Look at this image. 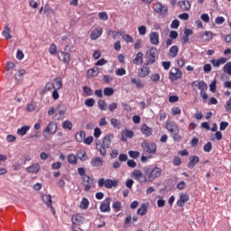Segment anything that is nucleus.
Listing matches in <instances>:
<instances>
[{
  "mask_svg": "<svg viewBox=\"0 0 231 231\" xmlns=\"http://www.w3.org/2000/svg\"><path fill=\"white\" fill-rule=\"evenodd\" d=\"M143 172L147 176L148 183H152V181L162 176L163 171L158 166H146L143 168Z\"/></svg>",
  "mask_w": 231,
  "mask_h": 231,
  "instance_id": "nucleus-1",
  "label": "nucleus"
},
{
  "mask_svg": "<svg viewBox=\"0 0 231 231\" xmlns=\"http://www.w3.org/2000/svg\"><path fill=\"white\" fill-rule=\"evenodd\" d=\"M115 138V134H106L101 143H97V149L99 151V153L103 158L107 154L106 149H109L111 147V142H113V139Z\"/></svg>",
  "mask_w": 231,
  "mask_h": 231,
  "instance_id": "nucleus-2",
  "label": "nucleus"
},
{
  "mask_svg": "<svg viewBox=\"0 0 231 231\" xmlns=\"http://www.w3.org/2000/svg\"><path fill=\"white\" fill-rule=\"evenodd\" d=\"M97 185L106 189H113V187H118V180L101 178L98 180Z\"/></svg>",
  "mask_w": 231,
  "mask_h": 231,
  "instance_id": "nucleus-3",
  "label": "nucleus"
},
{
  "mask_svg": "<svg viewBox=\"0 0 231 231\" xmlns=\"http://www.w3.org/2000/svg\"><path fill=\"white\" fill-rule=\"evenodd\" d=\"M157 55H158V49H156L155 47H152L150 50H148L146 51V57L148 59L146 66H152V64H154V62H156Z\"/></svg>",
  "mask_w": 231,
  "mask_h": 231,
  "instance_id": "nucleus-4",
  "label": "nucleus"
},
{
  "mask_svg": "<svg viewBox=\"0 0 231 231\" xmlns=\"http://www.w3.org/2000/svg\"><path fill=\"white\" fill-rule=\"evenodd\" d=\"M82 183L85 192H89L91 188L95 187V179L89 177V175H85V177H82Z\"/></svg>",
  "mask_w": 231,
  "mask_h": 231,
  "instance_id": "nucleus-5",
  "label": "nucleus"
},
{
  "mask_svg": "<svg viewBox=\"0 0 231 231\" xmlns=\"http://www.w3.org/2000/svg\"><path fill=\"white\" fill-rule=\"evenodd\" d=\"M133 177L136 181H139L140 183H147L149 182V179L147 178V175L140 170H134L133 172Z\"/></svg>",
  "mask_w": 231,
  "mask_h": 231,
  "instance_id": "nucleus-6",
  "label": "nucleus"
},
{
  "mask_svg": "<svg viewBox=\"0 0 231 231\" xmlns=\"http://www.w3.org/2000/svg\"><path fill=\"white\" fill-rule=\"evenodd\" d=\"M198 88L200 91V97L203 99V102H207L208 100V94H207V89H208V86H207V83L205 81H199L198 83Z\"/></svg>",
  "mask_w": 231,
  "mask_h": 231,
  "instance_id": "nucleus-7",
  "label": "nucleus"
},
{
  "mask_svg": "<svg viewBox=\"0 0 231 231\" xmlns=\"http://www.w3.org/2000/svg\"><path fill=\"white\" fill-rule=\"evenodd\" d=\"M182 78H183V72H181L178 68H172L169 72V79L170 80H171V82L179 80V79H182Z\"/></svg>",
  "mask_w": 231,
  "mask_h": 231,
  "instance_id": "nucleus-8",
  "label": "nucleus"
},
{
  "mask_svg": "<svg viewBox=\"0 0 231 231\" xmlns=\"http://www.w3.org/2000/svg\"><path fill=\"white\" fill-rule=\"evenodd\" d=\"M142 148L144 152H148V154H154L156 153V143H143Z\"/></svg>",
  "mask_w": 231,
  "mask_h": 231,
  "instance_id": "nucleus-9",
  "label": "nucleus"
},
{
  "mask_svg": "<svg viewBox=\"0 0 231 231\" xmlns=\"http://www.w3.org/2000/svg\"><path fill=\"white\" fill-rule=\"evenodd\" d=\"M99 210L103 214L106 212H111V198H106L99 206Z\"/></svg>",
  "mask_w": 231,
  "mask_h": 231,
  "instance_id": "nucleus-10",
  "label": "nucleus"
},
{
  "mask_svg": "<svg viewBox=\"0 0 231 231\" xmlns=\"http://www.w3.org/2000/svg\"><path fill=\"white\" fill-rule=\"evenodd\" d=\"M153 10L154 12H156V14H160V15H162V17H165L167 12H169V8L165 5H162V3L159 2L154 4Z\"/></svg>",
  "mask_w": 231,
  "mask_h": 231,
  "instance_id": "nucleus-11",
  "label": "nucleus"
},
{
  "mask_svg": "<svg viewBox=\"0 0 231 231\" xmlns=\"http://www.w3.org/2000/svg\"><path fill=\"white\" fill-rule=\"evenodd\" d=\"M58 59L63 64H69L71 62V54L69 52L60 51H58Z\"/></svg>",
  "mask_w": 231,
  "mask_h": 231,
  "instance_id": "nucleus-12",
  "label": "nucleus"
},
{
  "mask_svg": "<svg viewBox=\"0 0 231 231\" xmlns=\"http://www.w3.org/2000/svg\"><path fill=\"white\" fill-rule=\"evenodd\" d=\"M90 165L94 169H100V167H104V159L100 157H94L90 161Z\"/></svg>",
  "mask_w": 231,
  "mask_h": 231,
  "instance_id": "nucleus-13",
  "label": "nucleus"
},
{
  "mask_svg": "<svg viewBox=\"0 0 231 231\" xmlns=\"http://www.w3.org/2000/svg\"><path fill=\"white\" fill-rule=\"evenodd\" d=\"M214 35L216 34L212 33V32L206 31L203 33L199 34V39L204 41L205 42H209V41H212V39H214Z\"/></svg>",
  "mask_w": 231,
  "mask_h": 231,
  "instance_id": "nucleus-14",
  "label": "nucleus"
},
{
  "mask_svg": "<svg viewBox=\"0 0 231 231\" xmlns=\"http://www.w3.org/2000/svg\"><path fill=\"white\" fill-rule=\"evenodd\" d=\"M104 32V30L101 27L95 28L90 32V39L91 41H97L99 37H102V33Z\"/></svg>",
  "mask_w": 231,
  "mask_h": 231,
  "instance_id": "nucleus-15",
  "label": "nucleus"
},
{
  "mask_svg": "<svg viewBox=\"0 0 231 231\" xmlns=\"http://www.w3.org/2000/svg\"><path fill=\"white\" fill-rule=\"evenodd\" d=\"M149 65L143 66L138 69V77L141 79H145L151 73V68L148 67Z\"/></svg>",
  "mask_w": 231,
  "mask_h": 231,
  "instance_id": "nucleus-16",
  "label": "nucleus"
},
{
  "mask_svg": "<svg viewBox=\"0 0 231 231\" xmlns=\"http://www.w3.org/2000/svg\"><path fill=\"white\" fill-rule=\"evenodd\" d=\"M150 42L154 46H158V44H160V33L158 32H152L150 33Z\"/></svg>",
  "mask_w": 231,
  "mask_h": 231,
  "instance_id": "nucleus-17",
  "label": "nucleus"
},
{
  "mask_svg": "<svg viewBox=\"0 0 231 231\" xmlns=\"http://www.w3.org/2000/svg\"><path fill=\"white\" fill-rule=\"evenodd\" d=\"M43 133H47L48 134H55V133H57V125L55 122L49 123Z\"/></svg>",
  "mask_w": 231,
  "mask_h": 231,
  "instance_id": "nucleus-18",
  "label": "nucleus"
},
{
  "mask_svg": "<svg viewBox=\"0 0 231 231\" xmlns=\"http://www.w3.org/2000/svg\"><path fill=\"white\" fill-rule=\"evenodd\" d=\"M166 129L170 133H180V126H178V124L174 122H167L166 123Z\"/></svg>",
  "mask_w": 231,
  "mask_h": 231,
  "instance_id": "nucleus-19",
  "label": "nucleus"
},
{
  "mask_svg": "<svg viewBox=\"0 0 231 231\" xmlns=\"http://www.w3.org/2000/svg\"><path fill=\"white\" fill-rule=\"evenodd\" d=\"M85 220L86 218L80 214L74 215L71 217L72 224L78 225V226L82 225V223H84Z\"/></svg>",
  "mask_w": 231,
  "mask_h": 231,
  "instance_id": "nucleus-20",
  "label": "nucleus"
},
{
  "mask_svg": "<svg viewBox=\"0 0 231 231\" xmlns=\"http://www.w3.org/2000/svg\"><path fill=\"white\" fill-rule=\"evenodd\" d=\"M190 199V197H189V194L182 193L180 196V199L177 201V207H183L187 201Z\"/></svg>",
  "mask_w": 231,
  "mask_h": 231,
  "instance_id": "nucleus-21",
  "label": "nucleus"
},
{
  "mask_svg": "<svg viewBox=\"0 0 231 231\" xmlns=\"http://www.w3.org/2000/svg\"><path fill=\"white\" fill-rule=\"evenodd\" d=\"M198 163H199V157H198L197 155H192L189 157V162L188 163V168L194 169V167H196Z\"/></svg>",
  "mask_w": 231,
  "mask_h": 231,
  "instance_id": "nucleus-22",
  "label": "nucleus"
},
{
  "mask_svg": "<svg viewBox=\"0 0 231 231\" xmlns=\"http://www.w3.org/2000/svg\"><path fill=\"white\" fill-rule=\"evenodd\" d=\"M141 133L144 136H152V128L147 125H143L141 127Z\"/></svg>",
  "mask_w": 231,
  "mask_h": 231,
  "instance_id": "nucleus-23",
  "label": "nucleus"
},
{
  "mask_svg": "<svg viewBox=\"0 0 231 231\" xmlns=\"http://www.w3.org/2000/svg\"><path fill=\"white\" fill-rule=\"evenodd\" d=\"M27 172H32V174H37L41 171V165L38 162L26 168Z\"/></svg>",
  "mask_w": 231,
  "mask_h": 231,
  "instance_id": "nucleus-24",
  "label": "nucleus"
},
{
  "mask_svg": "<svg viewBox=\"0 0 231 231\" xmlns=\"http://www.w3.org/2000/svg\"><path fill=\"white\" fill-rule=\"evenodd\" d=\"M42 201L43 203H45L46 207H48V208H51L53 209V200H51V195H43L42 196Z\"/></svg>",
  "mask_w": 231,
  "mask_h": 231,
  "instance_id": "nucleus-25",
  "label": "nucleus"
},
{
  "mask_svg": "<svg viewBox=\"0 0 231 231\" xmlns=\"http://www.w3.org/2000/svg\"><path fill=\"white\" fill-rule=\"evenodd\" d=\"M178 53H180V48L178 45H173L170 48L169 56L171 57V59H176V57H178Z\"/></svg>",
  "mask_w": 231,
  "mask_h": 231,
  "instance_id": "nucleus-26",
  "label": "nucleus"
},
{
  "mask_svg": "<svg viewBox=\"0 0 231 231\" xmlns=\"http://www.w3.org/2000/svg\"><path fill=\"white\" fill-rule=\"evenodd\" d=\"M227 59L226 58H220L218 60H211L210 62L214 68H219V66L226 64Z\"/></svg>",
  "mask_w": 231,
  "mask_h": 231,
  "instance_id": "nucleus-27",
  "label": "nucleus"
},
{
  "mask_svg": "<svg viewBox=\"0 0 231 231\" xmlns=\"http://www.w3.org/2000/svg\"><path fill=\"white\" fill-rule=\"evenodd\" d=\"M100 73V69L98 67H95L88 70L87 76L88 79H92V77H97Z\"/></svg>",
  "mask_w": 231,
  "mask_h": 231,
  "instance_id": "nucleus-28",
  "label": "nucleus"
},
{
  "mask_svg": "<svg viewBox=\"0 0 231 231\" xmlns=\"http://www.w3.org/2000/svg\"><path fill=\"white\" fill-rule=\"evenodd\" d=\"M133 63L135 65L143 64V53L138 52L136 57L133 60Z\"/></svg>",
  "mask_w": 231,
  "mask_h": 231,
  "instance_id": "nucleus-29",
  "label": "nucleus"
},
{
  "mask_svg": "<svg viewBox=\"0 0 231 231\" xmlns=\"http://www.w3.org/2000/svg\"><path fill=\"white\" fill-rule=\"evenodd\" d=\"M54 84H52L53 86V89H62V79L61 78H55L53 79Z\"/></svg>",
  "mask_w": 231,
  "mask_h": 231,
  "instance_id": "nucleus-30",
  "label": "nucleus"
},
{
  "mask_svg": "<svg viewBox=\"0 0 231 231\" xmlns=\"http://www.w3.org/2000/svg\"><path fill=\"white\" fill-rule=\"evenodd\" d=\"M178 5L181 8V10H183L184 12L190 10V2L189 1H180L179 2Z\"/></svg>",
  "mask_w": 231,
  "mask_h": 231,
  "instance_id": "nucleus-31",
  "label": "nucleus"
},
{
  "mask_svg": "<svg viewBox=\"0 0 231 231\" xmlns=\"http://www.w3.org/2000/svg\"><path fill=\"white\" fill-rule=\"evenodd\" d=\"M77 157L79 158V160H80L81 162H86L88 161V153L86 152V151L84 150H79L77 152Z\"/></svg>",
  "mask_w": 231,
  "mask_h": 231,
  "instance_id": "nucleus-32",
  "label": "nucleus"
},
{
  "mask_svg": "<svg viewBox=\"0 0 231 231\" xmlns=\"http://www.w3.org/2000/svg\"><path fill=\"white\" fill-rule=\"evenodd\" d=\"M12 29L10 27H8V25H5L4 27V31L2 32V35L5 38V39H10L12 37Z\"/></svg>",
  "mask_w": 231,
  "mask_h": 231,
  "instance_id": "nucleus-33",
  "label": "nucleus"
},
{
  "mask_svg": "<svg viewBox=\"0 0 231 231\" xmlns=\"http://www.w3.org/2000/svg\"><path fill=\"white\" fill-rule=\"evenodd\" d=\"M67 160H68V162L70 163V165H77L78 163L77 155L73 153L68 154Z\"/></svg>",
  "mask_w": 231,
  "mask_h": 231,
  "instance_id": "nucleus-34",
  "label": "nucleus"
},
{
  "mask_svg": "<svg viewBox=\"0 0 231 231\" xmlns=\"http://www.w3.org/2000/svg\"><path fill=\"white\" fill-rule=\"evenodd\" d=\"M79 208H81V210H88V208H89V200L87 198L81 199Z\"/></svg>",
  "mask_w": 231,
  "mask_h": 231,
  "instance_id": "nucleus-35",
  "label": "nucleus"
},
{
  "mask_svg": "<svg viewBox=\"0 0 231 231\" xmlns=\"http://www.w3.org/2000/svg\"><path fill=\"white\" fill-rule=\"evenodd\" d=\"M110 124H111L112 127H114V129H121V127H122V122H120V120H118L116 118H112L110 120Z\"/></svg>",
  "mask_w": 231,
  "mask_h": 231,
  "instance_id": "nucleus-36",
  "label": "nucleus"
},
{
  "mask_svg": "<svg viewBox=\"0 0 231 231\" xmlns=\"http://www.w3.org/2000/svg\"><path fill=\"white\" fill-rule=\"evenodd\" d=\"M76 141L82 143L84 140H86V132L80 131L79 133H77L75 135Z\"/></svg>",
  "mask_w": 231,
  "mask_h": 231,
  "instance_id": "nucleus-37",
  "label": "nucleus"
},
{
  "mask_svg": "<svg viewBox=\"0 0 231 231\" xmlns=\"http://www.w3.org/2000/svg\"><path fill=\"white\" fill-rule=\"evenodd\" d=\"M29 131H30V126L23 125L17 130V134H19V136H24L26 133H28Z\"/></svg>",
  "mask_w": 231,
  "mask_h": 231,
  "instance_id": "nucleus-38",
  "label": "nucleus"
},
{
  "mask_svg": "<svg viewBox=\"0 0 231 231\" xmlns=\"http://www.w3.org/2000/svg\"><path fill=\"white\" fill-rule=\"evenodd\" d=\"M97 106L101 111H107V103L104 99L98 100Z\"/></svg>",
  "mask_w": 231,
  "mask_h": 231,
  "instance_id": "nucleus-39",
  "label": "nucleus"
},
{
  "mask_svg": "<svg viewBox=\"0 0 231 231\" xmlns=\"http://www.w3.org/2000/svg\"><path fill=\"white\" fill-rule=\"evenodd\" d=\"M105 97H113L115 95V89L111 87H106L103 91Z\"/></svg>",
  "mask_w": 231,
  "mask_h": 231,
  "instance_id": "nucleus-40",
  "label": "nucleus"
},
{
  "mask_svg": "<svg viewBox=\"0 0 231 231\" xmlns=\"http://www.w3.org/2000/svg\"><path fill=\"white\" fill-rule=\"evenodd\" d=\"M137 214L139 216H145V214H147V205L142 204L141 208L137 209Z\"/></svg>",
  "mask_w": 231,
  "mask_h": 231,
  "instance_id": "nucleus-41",
  "label": "nucleus"
},
{
  "mask_svg": "<svg viewBox=\"0 0 231 231\" xmlns=\"http://www.w3.org/2000/svg\"><path fill=\"white\" fill-rule=\"evenodd\" d=\"M131 82H132V84H135V86H136V88H137V89H142V88H143V83H142V81L140 80V79H134V78H132L131 79Z\"/></svg>",
  "mask_w": 231,
  "mask_h": 231,
  "instance_id": "nucleus-42",
  "label": "nucleus"
},
{
  "mask_svg": "<svg viewBox=\"0 0 231 231\" xmlns=\"http://www.w3.org/2000/svg\"><path fill=\"white\" fill-rule=\"evenodd\" d=\"M112 208L115 210V212H120V210H122V202L116 201L113 203Z\"/></svg>",
  "mask_w": 231,
  "mask_h": 231,
  "instance_id": "nucleus-43",
  "label": "nucleus"
},
{
  "mask_svg": "<svg viewBox=\"0 0 231 231\" xmlns=\"http://www.w3.org/2000/svg\"><path fill=\"white\" fill-rule=\"evenodd\" d=\"M43 14H45V15L49 17V15H51V14H55V11H53V9H51L50 5H46L44 7Z\"/></svg>",
  "mask_w": 231,
  "mask_h": 231,
  "instance_id": "nucleus-44",
  "label": "nucleus"
},
{
  "mask_svg": "<svg viewBox=\"0 0 231 231\" xmlns=\"http://www.w3.org/2000/svg\"><path fill=\"white\" fill-rule=\"evenodd\" d=\"M95 104H96V101L93 97H89L85 100V106H87V107H93Z\"/></svg>",
  "mask_w": 231,
  "mask_h": 231,
  "instance_id": "nucleus-45",
  "label": "nucleus"
},
{
  "mask_svg": "<svg viewBox=\"0 0 231 231\" xmlns=\"http://www.w3.org/2000/svg\"><path fill=\"white\" fill-rule=\"evenodd\" d=\"M217 80L213 79L212 82L209 85V90L211 91V93H216V89H217Z\"/></svg>",
  "mask_w": 231,
  "mask_h": 231,
  "instance_id": "nucleus-46",
  "label": "nucleus"
},
{
  "mask_svg": "<svg viewBox=\"0 0 231 231\" xmlns=\"http://www.w3.org/2000/svg\"><path fill=\"white\" fill-rule=\"evenodd\" d=\"M62 127L63 129H69V131H71V129H73V124L71 123V121L66 120L63 123Z\"/></svg>",
  "mask_w": 231,
  "mask_h": 231,
  "instance_id": "nucleus-47",
  "label": "nucleus"
},
{
  "mask_svg": "<svg viewBox=\"0 0 231 231\" xmlns=\"http://www.w3.org/2000/svg\"><path fill=\"white\" fill-rule=\"evenodd\" d=\"M124 32H116V31H113V30H109L108 31V35H112L113 39H116V37H118V35H123Z\"/></svg>",
  "mask_w": 231,
  "mask_h": 231,
  "instance_id": "nucleus-48",
  "label": "nucleus"
},
{
  "mask_svg": "<svg viewBox=\"0 0 231 231\" xmlns=\"http://www.w3.org/2000/svg\"><path fill=\"white\" fill-rule=\"evenodd\" d=\"M98 19H100V21H107V19H109V16H107L106 12H100L98 13Z\"/></svg>",
  "mask_w": 231,
  "mask_h": 231,
  "instance_id": "nucleus-49",
  "label": "nucleus"
},
{
  "mask_svg": "<svg viewBox=\"0 0 231 231\" xmlns=\"http://www.w3.org/2000/svg\"><path fill=\"white\" fill-rule=\"evenodd\" d=\"M127 73V71L125 70V69L121 68V69H117L116 70V75L117 77H124V75H125Z\"/></svg>",
  "mask_w": 231,
  "mask_h": 231,
  "instance_id": "nucleus-50",
  "label": "nucleus"
},
{
  "mask_svg": "<svg viewBox=\"0 0 231 231\" xmlns=\"http://www.w3.org/2000/svg\"><path fill=\"white\" fill-rule=\"evenodd\" d=\"M224 73H226L227 75H230V77H231V62H227L224 66Z\"/></svg>",
  "mask_w": 231,
  "mask_h": 231,
  "instance_id": "nucleus-51",
  "label": "nucleus"
},
{
  "mask_svg": "<svg viewBox=\"0 0 231 231\" xmlns=\"http://www.w3.org/2000/svg\"><path fill=\"white\" fill-rule=\"evenodd\" d=\"M83 91L88 97H92L93 95V90L88 86L83 87Z\"/></svg>",
  "mask_w": 231,
  "mask_h": 231,
  "instance_id": "nucleus-52",
  "label": "nucleus"
},
{
  "mask_svg": "<svg viewBox=\"0 0 231 231\" xmlns=\"http://www.w3.org/2000/svg\"><path fill=\"white\" fill-rule=\"evenodd\" d=\"M117 107H118V103L113 102L110 105H108V111H110V113H113L114 111H116V109H117Z\"/></svg>",
  "mask_w": 231,
  "mask_h": 231,
  "instance_id": "nucleus-53",
  "label": "nucleus"
},
{
  "mask_svg": "<svg viewBox=\"0 0 231 231\" xmlns=\"http://www.w3.org/2000/svg\"><path fill=\"white\" fill-rule=\"evenodd\" d=\"M49 53L51 55H55L57 53V45L55 43H52L49 48Z\"/></svg>",
  "mask_w": 231,
  "mask_h": 231,
  "instance_id": "nucleus-54",
  "label": "nucleus"
},
{
  "mask_svg": "<svg viewBox=\"0 0 231 231\" xmlns=\"http://www.w3.org/2000/svg\"><path fill=\"white\" fill-rule=\"evenodd\" d=\"M139 35H145L147 33V27L145 25H142L138 27Z\"/></svg>",
  "mask_w": 231,
  "mask_h": 231,
  "instance_id": "nucleus-55",
  "label": "nucleus"
},
{
  "mask_svg": "<svg viewBox=\"0 0 231 231\" xmlns=\"http://www.w3.org/2000/svg\"><path fill=\"white\" fill-rule=\"evenodd\" d=\"M122 39L125 40V42H134V39H133L129 34H124Z\"/></svg>",
  "mask_w": 231,
  "mask_h": 231,
  "instance_id": "nucleus-56",
  "label": "nucleus"
},
{
  "mask_svg": "<svg viewBox=\"0 0 231 231\" xmlns=\"http://www.w3.org/2000/svg\"><path fill=\"white\" fill-rule=\"evenodd\" d=\"M172 139L174 142H181L182 137L180 135V132H173Z\"/></svg>",
  "mask_w": 231,
  "mask_h": 231,
  "instance_id": "nucleus-57",
  "label": "nucleus"
},
{
  "mask_svg": "<svg viewBox=\"0 0 231 231\" xmlns=\"http://www.w3.org/2000/svg\"><path fill=\"white\" fill-rule=\"evenodd\" d=\"M171 28H173L174 30H178L180 28V20L175 19L171 22Z\"/></svg>",
  "mask_w": 231,
  "mask_h": 231,
  "instance_id": "nucleus-58",
  "label": "nucleus"
},
{
  "mask_svg": "<svg viewBox=\"0 0 231 231\" xmlns=\"http://www.w3.org/2000/svg\"><path fill=\"white\" fill-rule=\"evenodd\" d=\"M204 152H210V151H212V143L211 142H208L205 145H204Z\"/></svg>",
  "mask_w": 231,
  "mask_h": 231,
  "instance_id": "nucleus-59",
  "label": "nucleus"
},
{
  "mask_svg": "<svg viewBox=\"0 0 231 231\" xmlns=\"http://www.w3.org/2000/svg\"><path fill=\"white\" fill-rule=\"evenodd\" d=\"M123 134L126 137V138H133L134 136V132H133V130H126L123 133Z\"/></svg>",
  "mask_w": 231,
  "mask_h": 231,
  "instance_id": "nucleus-60",
  "label": "nucleus"
},
{
  "mask_svg": "<svg viewBox=\"0 0 231 231\" xmlns=\"http://www.w3.org/2000/svg\"><path fill=\"white\" fill-rule=\"evenodd\" d=\"M128 154H129L130 158L136 159V158H138V156H140V152L129 151Z\"/></svg>",
  "mask_w": 231,
  "mask_h": 231,
  "instance_id": "nucleus-61",
  "label": "nucleus"
},
{
  "mask_svg": "<svg viewBox=\"0 0 231 231\" xmlns=\"http://www.w3.org/2000/svg\"><path fill=\"white\" fill-rule=\"evenodd\" d=\"M171 113L174 116L181 115V109L180 108V106H174V107L171 108Z\"/></svg>",
  "mask_w": 231,
  "mask_h": 231,
  "instance_id": "nucleus-62",
  "label": "nucleus"
},
{
  "mask_svg": "<svg viewBox=\"0 0 231 231\" xmlns=\"http://www.w3.org/2000/svg\"><path fill=\"white\" fill-rule=\"evenodd\" d=\"M36 107L37 106L35 105V103H31L27 105L26 109L29 113H32Z\"/></svg>",
  "mask_w": 231,
  "mask_h": 231,
  "instance_id": "nucleus-63",
  "label": "nucleus"
},
{
  "mask_svg": "<svg viewBox=\"0 0 231 231\" xmlns=\"http://www.w3.org/2000/svg\"><path fill=\"white\" fill-rule=\"evenodd\" d=\"M151 80L152 82H159L160 81V74H158V73L152 74Z\"/></svg>",
  "mask_w": 231,
  "mask_h": 231,
  "instance_id": "nucleus-64",
  "label": "nucleus"
}]
</instances>
